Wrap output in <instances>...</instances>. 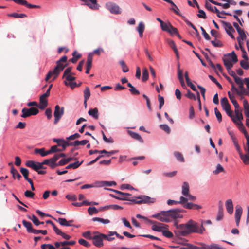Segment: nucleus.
Here are the masks:
<instances>
[{
	"label": "nucleus",
	"instance_id": "obj_1",
	"mask_svg": "<svg viewBox=\"0 0 249 249\" xmlns=\"http://www.w3.org/2000/svg\"><path fill=\"white\" fill-rule=\"evenodd\" d=\"M205 231L203 222H201V225L199 226L196 221L190 220L185 224L177 225L175 233L178 236H185L191 233L202 234Z\"/></svg>",
	"mask_w": 249,
	"mask_h": 249
},
{
	"label": "nucleus",
	"instance_id": "obj_2",
	"mask_svg": "<svg viewBox=\"0 0 249 249\" xmlns=\"http://www.w3.org/2000/svg\"><path fill=\"white\" fill-rule=\"evenodd\" d=\"M224 66L226 68L229 74L234 78L237 75L234 71L231 70L233 67V63H235L238 61L237 55L234 51L231 53L225 54L224 57L222 59Z\"/></svg>",
	"mask_w": 249,
	"mask_h": 249
},
{
	"label": "nucleus",
	"instance_id": "obj_3",
	"mask_svg": "<svg viewBox=\"0 0 249 249\" xmlns=\"http://www.w3.org/2000/svg\"><path fill=\"white\" fill-rule=\"evenodd\" d=\"M67 57L65 55L57 61L56 62V66L54 69L53 71H49L47 73L45 78V80L48 81L52 76H54L53 78V80L54 81L57 77L60 72L62 71L67 66Z\"/></svg>",
	"mask_w": 249,
	"mask_h": 249
},
{
	"label": "nucleus",
	"instance_id": "obj_4",
	"mask_svg": "<svg viewBox=\"0 0 249 249\" xmlns=\"http://www.w3.org/2000/svg\"><path fill=\"white\" fill-rule=\"evenodd\" d=\"M185 212V210L181 209H175L168 211L170 221L173 219L181 218L183 217L182 213Z\"/></svg>",
	"mask_w": 249,
	"mask_h": 249
},
{
	"label": "nucleus",
	"instance_id": "obj_5",
	"mask_svg": "<svg viewBox=\"0 0 249 249\" xmlns=\"http://www.w3.org/2000/svg\"><path fill=\"white\" fill-rule=\"evenodd\" d=\"M137 199H139V200H136V199H132V201L134 202L137 204H142V203H147V204H151L154 203L156 201V198L153 197H150L148 196L142 195L138 197H136Z\"/></svg>",
	"mask_w": 249,
	"mask_h": 249
},
{
	"label": "nucleus",
	"instance_id": "obj_6",
	"mask_svg": "<svg viewBox=\"0 0 249 249\" xmlns=\"http://www.w3.org/2000/svg\"><path fill=\"white\" fill-rule=\"evenodd\" d=\"M21 112L22 114L21 115V117L27 118L32 115L37 114L39 112V110L36 107H31L30 108L24 107L22 109Z\"/></svg>",
	"mask_w": 249,
	"mask_h": 249
},
{
	"label": "nucleus",
	"instance_id": "obj_7",
	"mask_svg": "<svg viewBox=\"0 0 249 249\" xmlns=\"http://www.w3.org/2000/svg\"><path fill=\"white\" fill-rule=\"evenodd\" d=\"M64 113V107H62L61 108L60 107L59 105H56L55 106V109L54 111V124H57L58 122L59 121L62 116L63 115Z\"/></svg>",
	"mask_w": 249,
	"mask_h": 249
},
{
	"label": "nucleus",
	"instance_id": "obj_8",
	"mask_svg": "<svg viewBox=\"0 0 249 249\" xmlns=\"http://www.w3.org/2000/svg\"><path fill=\"white\" fill-rule=\"evenodd\" d=\"M25 165L26 166L31 168L35 171L42 169H46V167H44L41 162H35L33 160H28L26 162Z\"/></svg>",
	"mask_w": 249,
	"mask_h": 249
},
{
	"label": "nucleus",
	"instance_id": "obj_9",
	"mask_svg": "<svg viewBox=\"0 0 249 249\" xmlns=\"http://www.w3.org/2000/svg\"><path fill=\"white\" fill-rule=\"evenodd\" d=\"M105 189L108 190H110V191L115 192L116 194V195H115L114 194H110V196L114 198H116L118 200H128V201H132V199H129L126 196H124V192H122L116 190H114V189H112L105 188Z\"/></svg>",
	"mask_w": 249,
	"mask_h": 249
},
{
	"label": "nucleus",
	"instance_id": "obj_10",
	"mask_svg": "<svg viewBox=\"0 0 249 249\" xmlns=\"http://www.w3.org/2000/svg\"><path fill=\"white\" fill-rule=\"evenodd\" d=\"M106 7L111 13L119 14L121 13L119 6L116 3L108 2L106 3Z\"/></svg>",
	"mask_w": 249,
	"mask_h": 249
},
{
	"label": "nucleus",
	"instance_id": "obj_11",
	"mask_svg": "<svg viewBox=\"0 0 249 249\" xmlns=\"http://www.w3.org/2000/svg\"><path fill=\"white\" fill-rule=\"evenodd\" d=\"M152 217L162 222H170L168 211H162L160 213L153 215Z\"/></svg>",
	"mask_w": 249,
	"mask_h": 249
},
{
	"label": "nucleus",
	"instance_id": "obj_12",
	"mask_svg": "<svg viewBox=\"0 0 249 249\" xmlns=\"http://www.w3.org/2000/svg\"><path fill=\"white\" fill-rule=\"evenodd\" d=\"M101 235H103V234L97 232L92 238L93 244L97 247H101L103 246V240L104 238Z\"/></svg>",
	"mask_w": 249,
	"mask_h": 249
},
{
	"label": "nucleus",
	"instance_id": "obj_13",
	"mask_svg": "<svg viewBox=\"0 0 249 249\" xmlns=\"http://www.w3.org/2000/svg\"><path fill=\"white\" fill-rule=\"evenodd\" d=\"M220 22L222 24L224 28L227 33V34L231 38L234 39V36L232 34V32H234L235 30L231 26V25L229 23L227 22L226 21L220 20Z\"/></svg>",
	"mask_w": 249,
	"mask_h": 249
},
{
	"label": "nucleus",
	"instance_id": "obj_14",
	"mask_svg": "<svg viewBox=\"0 0 249 249\" xmlns=\"http://www.w3.org/2000/svg\"><path fill=\"white\" fill-rule=\"evenodd\" d=\"M188 199L184 196H181L180 197V200L179 201H176L174 200L169 199L168 200L167 203V204L169 205H177L178 204H183V203H185V202H187Z\"/></svg>",
	"mask_w": 249,
	"mask_h": 249
},
{
	"label": "nucleus",
	"instance_id": "obj_15",
	"mask_svg": "<svg viewBox=\"0 0 249 249\" xmlns=\"http://www.w3.org/2000/svg\"><path fill=\"white\" fill-rule=\"evenodd\" d=\"M53 142L57 143L58 146L62 147V150H65L67 147L70 146V142L60 139H54Z\"/></svg>",
	"mask_w": 249,
	"mask_h": 249
},
{
	"label": "nucleus",
	"instance_id": "obj_16",
	"mask_svg": "<svg viewBox=\"0 0 249 249\" xmlns=\"http://www.w3.org/2000/svg\"><path fill=\"white\" fill-rule=\"evenodd\" d=\"M226 208L227 212L229 214H231L233 211V205L232 200L231 199H228L225 203Z\"/></svg>",
	"mask_w": 249,
	"mask_h": 249
},
{
	"label": "nucleus",
	"instance_id": "obj_17",
	"mask_svg": "<svg viewBox=\"0 0 249 249\" xmlns=\"http://www.w3.org/2000/svg\"><path fill=\"white\" fill-rule=\"evenodd\" d=\"M167 42H168V45L172 48V49L173 50L174 53H175L176 54V55L177 56V58L178 59H179V53H178V49L176 47V46L175 45V42L172 40H170V39H168L167 40Z\"/></svg>",
	"mask_w": 249,
	"mask_h": 249
},
{
	"label": "nucleus",
	"instance_id": "obj_18",
	"mask_svg": "<svg viewBox=\"0 0 249 249\" xmlns=\"http://www.w3.org/2000/svg\"><path fill=\"white\" fill-rule=\"evenodd\" d=\"M128 134L132 138L135 139L136 140L142 143L143 142V139L138 133L133 132L132 131H129Z\"/></svg>",
	"mask_w": 249,
	"mask_h": 249
},
{
	"label": "nucleus",
	"instance_id": "obj_19",
	"mask_svg": "<svg viewBox=\"0 0 249 249\" xmlns=\"http://www.w3.org/2000/svg\"><path fill=\"white\" fill-rule=\"evenodd\" d=\"M57 221L62 226H73V225L70 224V222H73V220H69L68 221L65 218H59L57 220Z\"/></svg>",
	"mask_w": 249,
	"mask_h": 249
},
{
	"label": "nucleus",
	"instance_id": "obj_20",
	"mask_svg": "<svg viewBox=\"0 0 249 249\" xmlns=\"http://www.w3.org/2000/svg\"><path fill=\"white\" fill-rule=\"evenodd\" d=\"M221 105L223 108V109L225 110H227L229 108L231 107V106L229 103L228 99L226 97H224L221 100Z\"/></svg>",
	"mask_w": 249,
	"mask_h": 249
},
{
	"label": "nucleus",
	"instance_id": "obj_21",
	"mask_svg": "<svg viewBox=\"0 0 249 249\" xmlns=\"http://www.w3.org/2000/svg\"><path fill=\"white\" fill-rule=\"evenodd\" d=\"M11 173L12 174L13 178L15 179L17 178L18 180H20L21 178V176L18 173L16 169H15L12 165L10 171Z\"/></svg>",
	"mask_w": 249,
	"mask_h": 249
},
{
	"label": "nucleus",
	"instance_id": "obj_22",
	"mask_svg": "<svg viewBox=\"0 0 249 249\" xmlns=\"http://www.w3.org/2000/svg\"><path fill=\"white\" fill-rule=\"evenodd\" d=\"M182 194L184 196L189 194V185L188 182H184L182 186Z\"/></svg>",
	"mask_w": 249,
	"mask_h": 249
},
{
	"label": "nucleus",
	"instance_id": "obj_23",
	"mask_svg": "<svg viewBox=\"0 0 249 249\" xmlns=\"http://www.w3.org/2000/svg\"><path fill=\"white\" fill-rule=\"evenodd\" d=\"M22 223L25 227L27 229V231L28 233H32L34 229L32 227V223L30 222L27 221L25 220L22 221Z\"/></svg>",
	"mask_w": 249,
	"mask_h": 249
},
{
	"label": "nucleus",
	"instance_id": "obj_24",
	"mask_svg": "<svg viewBox=\"0 0 249 249\" xmlns=\"http://www.w3.org/2000/svg\"><path fill=\"white\" fill-rule=\"evenodd\" d=\"M89 142V141L88 140H82V141H75L73 142H70V146H78V145H84L85 144H86L87 143H88Z\"/></svg>",
	"mask_w": 249,
	"mask_h": 249
},
{
	"label": "nucleus",
	"instance_id": "obj_25",
	"mask_svg": "<svg viewBox=\"0 0 249 249\" xmlns=\"http://www.w3.org/2000/svg\"><path fill=\"white\" fill-rule=\"evenodd\" d=\"M88 114L95 119H98L99 118L98 109L96 107L89 109L88 111Z\"/></svg>",
	"mask_w": 249,
	"mask_h": 249
},
{
	"label": "nucleus",
	"instance_id": "obj_26",
	"mask_svg": "<svg viewBox=\"0 0 249 249\" xmlns=\"http://www.w3.org/2000/svg\"><path fill=\"white\" fill-rule=\"evenodd\" d=\"M223 205L221 201L219 202V210L218 214L216 217V220L218 221L221 220L223 218Z\"/></svg>",
	"mask_w": 249,
	"mask_h": 249
},
{
	"label": "nucleus",
	"instance_id": "obj_27",
	"mask_svg": "<svg viewBox=\"0 0 249 249\" xmlns=\"http://www.w3.org/2000/svg\"><path fill=\"white\" fill-rule=\"evenodd\" d=\"M93 59L92 53H89L87 57V61L86 63V69H90L92 67V63Z\"/></svg>",
	"mask_w": 249,
	"mask_h": 249
},
{
	"label": "nucleus",
	"instance_id": "obj_28",
	"mask_svg": "<svg viewBox=\"0 0 249 249\" xmlns=\"http://www.w3.org/2000/svg\"><path fill=\"white\" fill-rule=\"evenodd\" d=\"M83 161L79 162V161H77L74 163H71L66 166V169H69L71 168L72 169H76L79 167L83 163Z\"/></svg>",
	"mask_w": 249,
	"mask_h": 249
},
{
	"label": "nucleus",
	"instance_id": "obj_29",
	"mask_svg": "<svg viewBox=\"0 0 249 249\" xmlns=\"http://www.w3.org/2000/svg\"><path fill=\"white\" fill-rule=\"evenodd\" d=\"M164 227L163 224L160 223H158L157 224H154L152 226V229L154 231H161Z\"/></svg>",
	"mask_w": 249,
	"mask_h": 249
},
{
	"label": "nucleus",
	"instance_id": "obj_30",
	"mask_svg": "<svg viewBox=\"0 0 249 249\" xmlns=\"http://www.w3.org/2000/svg\"><path fill=\"white\" fill-rule=\"evenodd\" d=\"M48 105V102L46 99L39 98V104L38 107L40 109H44Z\"/></svg>",
	"mask_w": 249,
	"mask_h": 249
},
{
	"label": "nucleus",
	"instance_id": "obj_31",
	"mask_svg": "<svg viewBox=\"0 0 249 249\" xmlns=\"http://www.w3.org/2000/svg\"><path fill=\"white\" fill-rule=\"evenodd\" d=\"M243 107L245 115L249 118V105L246 100L243 101Z\"/></svg>",
	"mask_w": 249,
	"mask_h": 249
},
{
	"label": "nucleus",
	"instance_id": "obj_32",
	"mask_svg": "<svg viewBox=\"0 0 249 249\" xmlns=\"http://www.w3.org/2000/svg\"><path fill=\"white\" fill-rule=\"evenodd\" d=\"M73 157H69L67 159H61L58 163L59 166L64 165L73 160Z\"/></svg>",
	"mask_w": 249,
	"mask_h": 249
},
{
	"label": "nucleus",
	"instance_id": "obj_33",
	"mask_svg": "<svg viewBox=\"0 0 249 249\" xmlns=\"http://www.w3.org/2000/svg\"><path fill=\"white\" fill-rule=\"evenodd\" d=\"M90 96V89L89 87H86L84 90V98L85 99V103L89 98Z\"/></svg>",
	"mask_w": 249,
	"mask_h": 249
},
{
	"label": "nucleus",
	"instance_id": "obj_34",
	"mask_svg": "<svg viewBox=\"0 0 249 249\" xmlns=\"http://www.w3.org/2000/svg\"><path fill=\"white\" fill-rule=\"evenodd\" d=\"M20 172L23 176L25 180H26L28 182V180H31V179L28 178L29 175V171L28 169L24 168H20Z\"/></svg>",
	"mask_w": 249,
	"mask_h": 249
},
{
	"label": "nucleus",
	"instance_id": "obj_35",
	"mask_svg": "<svg viewBox=\"0 0 249 249\" xmlns=\"http://www.w3.org/2000/svg\"><path fill=\"white\" fill-rule=\"evenodd\" d=\"M72 56L73 57L70 60L72 63H75L81 56V54H77L76 51H75L72 53Z\"/></svg>",
	"mask_w": 249,
	"mask_h": 249
},
{
	"label": "nucleus",
	"instance_id": "obj_36",
	"mask_svg": "<svg viewBox=\"0 0 249 249\" xmlns=\"http://www.w3.org/2000/svg\"><path fill=\"white\" fill-rule=\"evenodd\" d=\"M242 213V208L241 206L237 205L236 206L235 218H241Z\"/></svg>",
	"mask_w": 249,
	"mask_h": 249
},
{
	"label": "nucleus",
	"instance_id": "obj_37",
	"mask_svg": "<svg viewBox=\"0 0 249 249\" xmlns=\"http://www.w3.org/2000/svg\"><path fill=\"white\" fill-rule=\"evenodd\" d=\"M237 125L238 126L239 129L244 133L245 138L246 137L249 136V135H248L247 132L246 131V129H245V128L243 125V124L242 123V122H239V124H237Z\"/></svg>",
	"mask_w": 249,
	"mask_h": 249
},
{
	"label": "nucleus",
	"instance_id": "obj_38",
	"mask_svg": "<svg viewBox=\"0 0 249 249\" xmlns=\"http://www.w3.org/2000/svg\"><path fill=\"white\" fill-rule=\"evenodd\" d=\"M149 77V73L147 69L144 68L142 70V80L144 82L147 81Z\"/></svg>",
	"mask_w": 249,
	"mask_h": 249
},
{
	"label": "nucleus",
	"instance_id": "obj_39",
	"mask_svg": "<svg viewBox=\"0 0 249 249\" xmlns=\"http://www.w3.org/2000/svg\"><path fill=\"white\" fill-rule=\"evenodd\" d=\"M174 155L178 161L182 162H184V158L181 153L179 152H175Z\"/></svg>",
	"mask_w": 249,
	"mask_h": 249
},
{
	"label": "nucleus",
	"instance_id": "obj_40",
	"mask_svg": "<svg viewBox=\"0 0 249 249\" xmlns=\"http://www.w3.org/2000/svg\"><path fill=\"white\" fill-rule=\"evenodd\" d=\"M28 218L32 221L33 223L36 226H38L40 225V221H39L37 217H36L35 215L32 214L31 216H29Z\"/></svg>",
	"mask_w": 249,
	"mask_h": 249
},
{
	"label": "nucleus",
	"instance_id": "obj_41",
	"mask_svg": "<svg viewBox=\"0 0 249 249\" xmlns=\"http://www.w3.org/2000/svg\"><path fill=\"white\" fill-rule=\"evenodd\" d=\"M119 64L122 67V71L124 72H127L129 71V68L125 64V62L124 60H121L119 61Z\"/></svg>",
	"mask_w": 249,
	"mask_h": 249
},
{
	"label": "nucleus",
	"instance_id": "obj_42",
	"mask_svg": "<svg viewBox=\"0 0 249 249\" xmlns=\"http://www.w3.org/2000/svg\"><path fill=\"white\" fill-rule=\"evenodd\" d=\"M237 32L239 35V36L237 37V38H239L240 39L243 40L246 39L247 36L243 30H242V29L240 30L238 29Z\"/></svg>",
	"mask_w": 249,
	"mask_h": 249
},
{
	"label": "nucleus",
	"instance_id": "obj_43",
	"mask_svg": "<svg viewBox=\"0 0 249 249\" xmlns=\"http://www.w3.org/2000/svg\"><path fill=\"white\" fill-rule=\"evenodd\" d=\"M34 153L36 154H39L42 157H45V148H35L34 149Z\"/></svg>",
	"mask_w": 249,
	"mask_h": 249
},
{
	"label": "nucleus",
	"instance_id": "obj_44",
	"mask_svg": "<svg viewBox=\"0 0 249 249\" xmlns=\"http://www.w3.org/2000/svg\"><path fill=\"white\" fill-rule=\"evenodd\" d=\"M240 157L245 164H249V155L240 154Z\"/></svg>",
	"mask_w": 249,
	"mask_h": 249
},
{
	"label": "nucleus",
	"instance_id": "obj_45",
	"mask_svg": "<svg viewBox=\"0 0 249 249\" xmlns=\"http://www.w3.org/2000/svg\"><path fill=\"white\" fill-rule=\"evenodd\" d=\"M241 66L245 70H248L249 69V64L248 60L245 59L240 61Z\"/></svg>",
	"mask_w": 249,
	"mask_h": 249
},
{
	"label": "nucleus",
	"instance_id": "obj_46",
	"mask_svg": "<svg viewBox=\"0 0 249 249\" xmlns=\"http://www.w3.org/2000/svg\"><path fill=\"white\" fill-rule=\"evenodd\" d=\"M88 212L89 214L90 215H92L94 214H97L99 212V210H98L95 207H89L88 209Z\"/></svg>",
	"mask_w": 249,
	"mask_h": 249
},
{
	"label": "nucleus",
	"instance_id": "obj_47",
	"mask_svg": "<svg viewBox=\"0 0 249 249\" xmlns=\"http://www.w3.org/2000/svg\"><path fill=\"white\" fill-rule=\"evenodd\" d=\"M224 168L220 164H218L216 170L213 171V173L215 175H217L220 172H224Z\"/></svg>",
	"mask_w": 249,
	"mask_h": 249
},
{
	"label": "nucleus",
	"instance_id": "obj_48",
	"mask_svg": "<svg viewBox=\"0 0 249 249\" xmlns=\"http://www.w3.org/2000/svg\"><path fill=\"white\" fill-rule=\"evenodd\" d=\"M237 94L239 96H243L244 94L248 95V92L246 91L244 85H242V88H239V89H237Z\"/></svg>",
	"mask_w": 249,
	"mask_h": 249
},
{
	"label": "nucleus",
	"instance_id": "obj_49",
	"mask_svg": "<svg viewBox=\"0 0 249 249\" xmlns=\"http://www.w3.org/2000/svg\"><path fill=\"white\" fill-rule=\"evenodd\" d=\"M178 78L180 82V84L182 87L185 86V83L183 77V71L182 70H179L178 74Z\"/></svg>",
	"mask_w": 249,
	"mask_h": 249
},
{
	"label": "nucleus",
	"instance_id": "obj_50",
	"mask_svg": "<svg viewBox=\"0 0 249 249\" xmlns=\"http://www.w3.org/2000/svg\"><path fill=\"white\" fill-rule=\"evenodd\" d=\"M171 26L172 25L170 23L167 24L164 22L162 25H160L161 28L163 31H166L168 32Z\"/></svg>",
	"mask_w": 249,
	"mask_h": 249
},
{
	"label": "nucleus",
	"instance_id": "obj_51",
	"mask_svg": "<svg viewBox=\"0 0 249 249\" xmlns=\"http://www.w3.org/2000/svg\"><path fill=\"white\" fill-rule=\"evenodd\" d=\"M160 127L162 130H164L167 133L169 134L171 132V129L169 126L166 124H162L160 125Z\"/></svg>",
	"mask_w": 249,
	"mask_h": 249
},
{
	"label": "nucleus",
	"instance_id": "obj_52",
	"mask_svg": "<svg viewBox=\"0 0 249 249\" xmlns=\"http://www.w3.org/2000/svg\"><path fill=\"white\" fill-rule=\"evenodd\" d=\"M72 74H66L65 76L64 75H63V78H65L66 81L67 82L69 81V82H71L72 81H74L75 79V77L74 76H72Z\"/></svg>",
	"mask_w": 249,
	"mask_h": 249
},
{
	"label": "nucleus",
	"instance_id": "obj_53",
	"mask_svg": "<svg viewBox=\"0 0 249 249\" xmlns=\"http://www.w3.org/2000/svg\"><path fill=\"white\" fill-rule=\"evenodd\" d=\"M243 119V116L242 115V113L240 114L238 117H236V118L234 117L233 118H232V121L236 124H239V122H241V120Z\"/></svg>",
	"mask_w": 249,
	"mask_h": 249
},
{
	"label": "nucleus",
	"instance_id": "obj_54",
	"mask_svg": "<svg viewBox=\"0 0 249 249\" xmlns=\"http://www.w3.org/2000/svg\"><path fill=\"white\" fill-rule=\"evenodd\" d=\"M102 134L104 141H105L107 143H112L114 142V141L112 138L110 137L109 138H107L106 137L104 132L103 131H102Z\"/></svg>",
	"mask_w": 249,
	"mask_h": 249
},
{
	"label": "nucleus",
	"instance_id": "obj_55",
	"mask_svg": "<svg viewBox=\"0 0 249 249\" xmlns=\"http://www.w3.org/2000/svg\"><path fill=\"white\" fill-rule=\"evenodd\" d=\"M162 233L163 236L169 238H172L173 236V233L168 230H162Z\"/></svg>",
	"mask_w": 249,
	"mask_h": 249
},
{
	"label": "nucleus",
	"instance_id": "obj_56",
	"mask_svg": "<svg viewBox=\"0 0 249 249\" xmlns=\"http://www.w3.org/2000/svg\"><path fill=\"white\" fill-rule=\"evenodd\" d=\"M10 16L15 18H24L27 17V15L25 14H18L16 13L11 14Z\"/></svg>",
	"mask_w": 249,
	"mask_h": 249
},
{
	"label": "nucleus",
	"instance_id": "obj_57",
	"mask_svg": "<svg viewBox=\"0 0 249 249\" xmlns=\"http://www.w3.org/2000/svg\"><path fill=\"white\" fill-rule=\"evenodd\" d=\"M102 186H112L113 185H116V183L115 181H102L101 182Z\"/></svg>",
	"mask_w": 249,
	"mask_h": 249
},
{
	"label": "nucleus",
	"instance_id": "obj_58",
	"mask_svg": "<svg viewBox=\"0 0 249 249\" xmlns=\"http://www.w3.org/2000/svg\"><path fill=\"white\" fill-rule=\"evenodd\" d=\"M78 243L80 245H83L86 247H89L90 246V244L89 242H88L86 240H85L83 239H82V238L79 239Z\"/></svg>",
	"mask_w": 249,
	"mask_h": 249
},
{
	"label": "nucleus",
	"instance_id": "obj_59",
	"mask_svg": "<svg viewBox=\"0 0 249 249\" xmlns=\"http://www.w3.org/2000/svg\"><path fill=\"white\" fill-rule=\"evenodd\" d=\"M214 113L219 122L222 121V115L217 107L214 108Z\"/></svg>",
	"mask_w": 249,
	"mask_h": 249
},
{
	"label": "nucleus",
	"instance_id": "obj_60",
	"mask_svg": "<svg viewBox=\"0 0 249 249\" xmlns=\"http://www.w3.org/2000/svg\"><path fill=\"white\" fill-rule=\"evenodd\" d=\"M234 79L236 83L239 85V88H242V85H243L244 84L241 78L236 76Z\"/></svg>",
	"mask_w": 249,
	"mask_h": 249
},
{
	"label": "nucleus",
	"instance_id": "obj_61",
	"mask_svg": "<svg viewBox=\"0 0 249 249\" xmlns=\"http://www.w3.org/2000/svg\"><path fill=\"white\" fill-rule=\"evenodd\" d=\"M158 100H159V108L160 109L162 108V107H163V106L164 105V98L159 95L158 96Z\"/></svg>",
	"mask_w": 249,
	"mask_h": 249
},
{
	"label": "nucleus",
	"instance_id": "obj_62",
	"mask_svg": "<svg viewBox=\"0 0 249 249\" xmlns=\"http://www.w3.org/2000/svg\"><path fill=\"white\" fill-rule=\"evenodd\" d=\"M185 96L190 99H193L194 100H196V98L195 94L191 92L189 90H188L187 93H186Z\"/></svg>",
	"mask_w": 249,
	"mask_h": 249
},
{
	"label": "nucleus",
	"instance_id": "obj_63",
	"mask_svg": "<svg viewBox=\"0 0 249 249\" xmlns=\"http://www.w3.org/2000/svg\"><path fill=\"white\" fill-rule=\"evenodd\" d=\"M24 195L27 197L33 198H34L35 194L31 191L27 190L25 192Z\"/></svg>",
	"mask_w": 249,
	"mask_h": 249
},
{
	"label": "nucleus",
	"instance_id": "obj_64",
	"mask_svg": "<svg viewBox=\"0 0 249 249\" xmlns=\"http://www.w3.org/2000/svg\"><path fill=\"white\" fill-rule=\"evenodd\" d=\"M208 249H226L220 247L218 245L216 244H212L209 245Z\"/></svg>",
	"mask_w": 249,
	"mask_h": 249
}]
</instances>
